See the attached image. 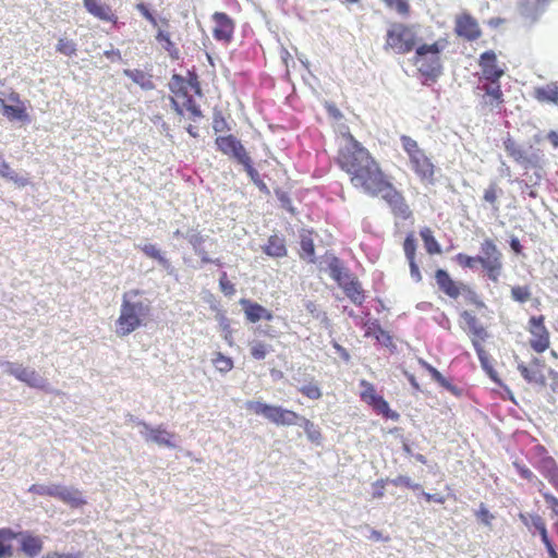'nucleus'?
<instances>
[{"instance_id":"obj_39","label":"nucleus","mask_w":558,"mask_h":558,"mask_svg":"<svg viewBox=\"0 0 558 558\" xmlns=\"http://www.w3.org/2000/svg\"><path fill=\"white\" fill-rule=\"evenodd\" d=\"M418 363L422 367H424L428 373L429 375L432 376V378L438 383L441 387H444L445 389L449 390V391H454L456 390V387L452 386L450 384V381L445 378L442 376V374L436 368L434 367L433 365H430L429 363H427L426 361L420 359L418 360Z\"/></svg>"},{"instance_id":"obj_13","label":"nucleus","mask_w":558,"mask_h":558,"mask_svg":"<svg viewBox=\"0 0 558 558\" xmlns=\"http://www.w3.org/2000/svg\"><path fill=\"white\" fill-rule=\"evenodd\" d=\"M545 320L544 315H533L526 324L529 345L537 354L544 353L550 347V332Z\"/></svg>"},{"instance_id":"obj_25","label":"nucleus","mask_w":558,"mask_h":558,"mask_svg":"<svg viewBox=\"0 0 558 558\" xmlns=\"http://www.w3.org/2000/svg\"><path fill=\"white\" fill-rule=\"evenodd\" d=\"M206 239L198 231L189 235V243L192 245L195 254L199 256L202 264H215L217 266H221L222 263L219 258L213 259L210 258L207 251L204 250L203 244Z\"/></svg>"},{"instance_id":"obj_54","label":"nucleus","mask_w":558,"mask_h":558,"mask_svg":"<svg viewBox=\"0 0 558 558\" xmlns=\"http://www.w3.org/2000/svg\"><path fill=\"white\" fill-rule=\"evenodd\" d=\"M475 514H476L477 519L485 525L492 524L494 515L489 512V510L487 509V507L484 504L480 505V508Z\"/></svg>"},{"instance_id":"obj_51","label":"nucleus","mask_w":558,"mask_h":558,"mask_svg":"<svg viewBox=\"0 0 558 558\" xmlns=\"http://www.w3.org/2000/svg\"><path fill=\"white\" fill-rule=\"evenodd\" d=\"M219 288L220 291L226 296H232L235 293L234 284L229 280L227 272H222L219 278Z\"/></svg>"},{"instance_id":"obj_5","label":"nucleus","mask_w":558,"mask_h":558,"mask_svg":"<svg viewBox=\"0 0 558 558\" xmlns=\"http://www.w3.org/2000/svg\"><path fill=\"white\" fill-rule=\"evenodd\" d=\"M417 44L418 36L415 26L402 22L389 24L385 35V51L403 56L412 52Z\"/></svg>"},{"instance_id":"obj_19","label":"nucleus","mask_w":558,"mask_h":558,"mask_svg":"<svg viewBox=\"0 0 558 558\" xmlns=\"http://www.w3.org/2000/svg\"><path fill=\"white\" fill-rule=\"evenodd\" d=\"M454 33L458 37L468 41H475L482 36V29L477 20L466 12L456 16Z\"/></svg>"},{"instance_id":"obj_44","label":"nucleus","mask_w":558,"mask_h":558,"mask_svg":"<svg viewBox=\"0 0 558 558\" xmlns=\"http://www.w3.org/2000/svg\"><path fill=\"white\" fill-rule=\"evenodd\" d=\"M385 5L396 11L400 16H409L411 13V5L409 0H381Z\"/></svg>"},{"instance_id":"obj_11","label":"nucleus","mask_w":558,"mask_h":558,"mask_svg":"<svg viewBox=\"0 0 558 558\" xmlns=\"http://www.w3.org/2000/svg\"><path fill=\"white\" fill-rule=\"evenodd\" d=\"M435 281L438 289L450 299L457 300L460 295L470 293L472 295L471 301L477 308L486 307L485 303L466 284L452 279L447 270L437 269L435 271Z\"/></svg>"},{"instance_id":"obj_58","label":"nucleus","mask_w":558,"mask_h":558,"mask_svg":"<svg viewBox=\"0 0 558 558\" xmlns=\"http://www.w3.org/2000/svg\"><path fill=\"white\" fill-rule=\"evenodd\" d=\"M422 496L425 499V501H427V502H436V504L442 505L446 501L445 496L439 495V494H429V493L423 492Z\"/></svg>"},{"instance_id":"obj_18","label":"nucleus","mask_w":558,"mask_h":558,"mask_svg":"<svg viewBox=\"0 0 558 558\" xmlns=\"http://www.w3.org/2000/svg\"><path fill=\"white\" fill-rule=\"evenodd\" d=\"M5 367L8 374L14 376L17 380L26 384L31 388L45 389L47 387V380L33 368L24 367L21 364L12 362H7Z\"/></svg>"},{"instance_id":"obj_55","label":"nucleus","mask_w":558,"mask_h":558,"mask_svg":"<svg viewBox=\"0 0 558 558\" xmlns=\"http://www.w3.org/2000/svg\"><path fill=\"white\" fill-rule=\"evenodd\" d=\"M124 74L137 84H144L146 74L142 70H124Z\"/></svg>"},{"instance_id":"obj_32","label":"nucleus","mask_w":558,"mask_h":558,"mask_svg":"<svg viewBox=\"0 0 558 558\" xmlns=\"http://www.w3.org/2000/svg\"><path fill=\"white\" fill-rule=\"evenodd\" d=\"M534 98L539 102L558 105V84L550 83L534 89Z\"/></svg>"},{"instance_id":"obj_16","label":"nucleus","mask_w":558,"mask_h":558,"mask_svg":"<svg viewBox=\"0 0 558 558\" xmlns=\"http://www.w3.org/2000/svg\"><path fill=\"white\" fill-rule=\"evenodd\" d=\"M504 148L514 162L525 169L534 168L539 165V156L536 154L527 155L523 147L510 134L504 138Z\"/></svg>"},{"instance_id":"obj_21","label":"nucleus","mask_w":558,"mask_h":558,"mask_svg":"<svg viewBox=\"0 0 558 558\" xmlns=\"http://www.w3.org/2000/svg\"><path fill=\"white\" fill-rule=\"evenodd\" d=\"M9 100L15 105H8L0 99L3 116L10 121L29 122L31 117L27 107L17 93L13 92L9 95Z\"/></svg>"},{"instance_id":"obj_37","label":"nucleus","mask_w":558,"mask_h":558,"mask_svg":"<svg viewBox=\"0 0 558 558\" xmlns=\"http://www.w3.org/2000/svg\"><path fill=\"white\" fill-rule=\"evenodd\" d=\"M484 342H475L472 344L476 351V354L478 356V360L481 362V365L483 369L489 375L492 379H496V371L494 369V366L490 361V355L488 352L484 349Z\"/></svg>"},{"instance_id":"obj_24","label":"nucleus","mask_w":558,"mask_h":558,"mask_svg":"<svg viewBox=\"0 0 558 558\" xmlns=\"http://www.w3.org/2000/svg\"><path fill=\"white\" fill-rule=\"evenodd\" d=\"M240 304L244 311L245 317L250 323H257L260 319L271 320L272 313L263 305L247 299H241Z\"/></svg>"},{"instance_id":"obj_17","label":"nucleus","mask_w":558,"mask_h":558,"mask_svg":"<svg viewBox=\"0 0 558 558\" xmlns=\"http://www.w3.org/2000/svg\"><path fill=\"white\" fill-rule=\"evenodd\" d=\"M211 21L213 37L225 46L229 45L234 36L235 22L225 12H215Z\"/></svg>"},{"instance_id":"obj_23","label":"nucleus","mask_w":558,"mask_h":558,"mask_svg":"<svg viewBox=\"0 0 558 558\" xmlns=\"http://www.w3.org/2000/svg\"><path fill=\"white\" fill-rule=\"evenodd\" d=\"M86 11L99 21L112 24L118 23V15L112 8L102 0H83Z\"/></svg>"},{"instance_id":"obj_4","label":"nucleus","mask_w":558,"mask_h":558,"mask_svg":"<svg viewBox=\"0 0 558 558\" xmlns=\"http://www.w3.org/2000/svg\"><path fill=\"white\" fill-rule=\"evenodd\" d=\"M448 44L446 38H439L433 44L416 46L412 63L422 76L435 81L442 73L441 52Z\"/></svg>"},{"instance_id":"obj_47","label":"nucleus","mask_w":558,"mask_h":558,"mask_svg":"<svg viewBox=\"0 0 558 558\" xmlns=\"http://www.w3.org/2000/svg\"><path fill=\"white\" fill-rule=\"evenodd\" d=\"M531 295V289L527 286H514L511 288V298L519 303L527 302Z\"/></svg>"},{"instance_id":"obj_31","label":"nucleus","mask_w":558,"mask_h":558,"mask_svg":"<svg viewBox=\"0 0 558 558\" xmlns=\"http://www.w3.org/2000/svg\"><path fill=\"white\" fill-rule=\"evenodd\" d=\"M502 190L499 187L496 181L489 182L487 187L484 189L483 192V201L488 204L492 211L494 214H498L500 210L499 206V196L501 195Z\"/></svg>"},{"instance_id":"obj_3","label":"nucleus","mask_w":558,"mask_h":558,"mask_svg":"<svg viewBox=\"0 0 558 558\" xmlns=\"http://www.w3.org/2000/svg\"><path fill=\"white\" fill-rule=\"evenodd\" d=\"M169 88L173 94L171 98L172 106L179 114H183V109H185L193 118H201L203 116L199 107L190 95L191 90L197 96L202 95L201 84L195 73L189 72L187 78L173 74Z\"/></svg>"},{"instance_id":"obj_49","label":"nucleus","mask_w":558,"mask_h":558,"mask_svg":"<svg viewBox=\"0 0 558 558\" xmlns=\"http://www.w3.org/2000/svg\"><path fill=\"white\" fill-rule=\"evenodd\" d=\"M251 355L256 360H263L270 351V345L262 341H256L251 344Z\"/></svg>"},{"instance_id":"obj_62","label":"nucleus","mask_w":558,"mask_h":558,"mask_svg":"<svg viewBox=\"0 0 558 558\" xmlns=\"http://www.w3.org/2000/svg\"><path fill=\"white\" fill-rule=\"evenodd\" d=\"M531 523L532 525L539 532L541 529H544L546 526L543 518L538 514L531 515Z\"/></svg>"},{"instance_id":"obj_33","label":"nucleus","mask_w":558,"mask_h":558,"mask_svg":"<svg viewBox=\"0 0 558 558\" xmlns=\"http://www.w3.org/2000/svg\"><path fill=\"white\" fill-rule=\"evenodd\" d=\"M263 251L270 257H283L287 255L284 239L277 234L270 235Z\"/></svg>"},{"instance_id":"obj_9","label":"nucleus","mask_w":558,"mask_h":558,"mask_svg":"<svg viewBox=\"0 0 558 558\" xmlns=\"http://www.w3.org/2000/svg\"><path fill=\"white\" fill-rule=\"evenodd\" d=\"M476 259L488 279L498 282L504 268L502 253L494 240L487 238L481 243V255H476Z\"/></svg>"},{"instance_id":"obj_36","label":"nucleus","mask_w":558,"mask_h":558,"mask_svg":"<svg viewBox=\"0 0 558 558\" xmlns=\"http://www.w3.org/2000/svg\"><path fill=\"white\" fill-rule=\"evenodd\" d=\"M0 177L12 181L19 187L26 186L29 181L26 178L19 175L11 166L3 159L0 158Z\"/></svg>"},{"instance_id":"obj_2","label":"nucleus","mask_w":558,"mask_h":558,"mask_svg":"<svg viewBox=\"0 0 558 558\" xmlns=\"http://www.w3.org/2000/svg\"><path fill=\"white\" fill-rule=\"evenodd\" d=\"M142 294L143 291L140 289H133L123 294L120 315L116 320V333L119 337H125L135 331L150 315L149 301L135 300Z\"/></svg>"},{"instance_id":"obj_40","label":"nucleus","mask_w":558,"mask_h":558,"mask_svg":"<svg viewBox=\"0 0 558 558\" xmlns=\"http://www.w3.org/2000/svg\"><path fill=\"white\" fill-rule=\"evenodd\" d=\"M299 425L303 427L307 438L314 444H320L323 438L322 432L317 425H315L311 420L302 416Z\"/></svg>"},{"instance_id":"obj_35","label":"nucleus","mask_w":558,"mask_h":558,"mask_svg":"<svg viewBox=\"0 0 558 558\" xmlns=\"http://www.w3.org/2000/svg\"><path fill=\"white\" fill-rule=\"evenodd\" d=\"M301 252L300 257L303 259H308L310 262H314V255H315V245H314V239L311 231H304L301 233Z\"/></svg>"},{"instance_id":"obj_46","label":"nucleus","mask_w":558,"mask_h":558,"mask_svg":"<svg viewBox=\"0 0 558 558\" xmlns=\"http://www.w3.org/2000/svg\"><path fill=\"white\" fill-rule=\"evenodd\" d=\"M142 252L146 256L157 260L163 267H168L169 266V260L161 254V252L157 248L156 245H154V244H145L142 247Z\"/></svg>"},{"instance_id":"obj_34","label":"nucleus","mask_w":558,"mask_h":558,"mask_svg":"<svg viewBox=\"0 0 558 558\" xmlns=\"http://www.w3.org/2000/svg\"><path fill=\"white\" fill-rule=\"evenodd\" d=\"M155 38L172 59L179 58V49L175 47V44L171 40V35L169 32L162 29L161 27H158Z\"/></svg>"},{"instance_id":"obj_52","label":"nucleus","mask_w":558,"mask_h":558,"mask_svg":"<svg viewBox=\"0 0 558 558\" xmlns=\"http://www.w3.org/2000/svg\"><path fill=\"white\" fill-rule=\"evenodd\" d=\"M458 265L462 268L473 269L477 265L476 256H470L464 253H459L454 257Z\"/></svg>"},{"instance_id":"obj_63","label":"nucleus","mask_w":558,"mask_h":558,"mask_svg":"<svg viewBox=\"0 0 558 558\" xmlns=\"http://www.w3.org/2000/svg\"><path fill=\"white\" fill-rule=\"evenodd\" d=\"M330 272H331V277L338 281V283L340 284V282H343L344 280L342 279V268H340L339 266L337 265H331L330 266Z\"/></svg>"},{"instance_id":"obj_41","label":"nucleus","mask_w":558,"mask_h":558,"mask_svg":"<svg viewBox=\"0 0 558 558\" xmlns=\"http://www.w3.org/2000/svg\"><path fill=\"white\" fill-rule=\"evenodd\" d=\"M136 10L141 13V15L153 26L158 27L159 21L156 19V16L150 12L148 9V5L144 2H140L135 5ZM160 24L165 27L169 26V20L168 19H160Z\"/></svg>"},{"instance_id":"obj_29","label":"nucleus","mask_w":558,"mask_h":558,"mask_svg":"<svg viewBox=\"0 0 558 558\" xmlns=\"http://www.w3.org/2000/svg\"><path fill=\"white\" fill-rule=\"evenodd\" d=\"M21 550L28 557L33 558L39 555L43 550V541L39 536L32 535L29 533H20Z\"/></svg>"},{"instance_id":"obj_12","label":"nucleus","mask_w":558,"mask_h":558,"mask_svg":"<svg viewBox=\"0 0 558 558\" xmlns=\"http://www.w3.org/2000/svg\"><path fill=\"white\" fill-rule=\"evenodd\" d=\"M480 106L485 111H501L506 100L500 81H482L475 88Z\"/></svg>"},{"instance_id":"obj_20","label":"nucleus","mask_w":558,"mask_h":558,"mask_svg":"<svg viewBox=\"0 0 558 558\" xmlns=\"http://www.w3.org/2000/svg\"><path fill=\"white\" fill-rule=\"evenodd\" d=\"M215 144L220 153L234 158L238 162L248 155L241 142L232 134L218 136Z\"/></svg>"},{"instance_id":"obj_64","label":"nucleus","mask_w":558,"mask_h":558,"mask_svg":"<svg viewBox=\"0 0 558 558\" xmlns=\"http://www.w3.org/2000/svg\"><path fill=\"white\" fill-rule=\"evenodd\" d=\"M213 128L215 132H222L226 128V121L222 117H215Z\"/></svg>"},{"instance_id":"obj_28","label":"nucleus","mask_w":558,"mask_h":558,"mask_svg":"<svg viewBox=\"0 0 558 558\" xmlns=\"http://www.w3.org/2000/svg\"><path fill=\"white\" fill-rule=\"evenodd\" d=\"M20 536L10 527L0 529V558H12L14 555L13 541Z\"/></svg>"},{"instance_id":"obj_50","label":"nucleus","mask_w":558,"mask_h":558,"mask_svg":"<svg viewBox=\"0 0 558 558\" xmlns=\"http://www.w3.org/2000/svg\"><path fill=\"white\" fill-rule=\"evenodd\" d=\"M299 391L305 396L306 398L311 400H318L322 398L323 392L318 385L316 384H308L305 386H302Z\"/></svg>"},{"instance_id":"obj_14","label":"nucleus","mask_w":558,"mask_h":558,"mask_svg":"<svg viewBox=\"0 0 558 558\" xmlns=\"http://www.w3.org/2000/svg\"><path fill=\"white\" fill-rule=\"evenodd\" d=\"M360 386L362 387L360 393L361 400L372 407L377 414H381L384 417L395 421L399 418V414L390 409L388 402L381 396L377 395L375 386L372 383L362 379Z\"/></svg>"},{"instance_id":"obj_38","label":"nucleus","mask_w":558,"mask_h":558,"mask_svg":"<svg viewBox=\"0 0 558 558\" xmlns=\"http://www.w3.org/2000/svg\"><path fill=\"white\" fill-rule=\"evenodd\" d=\"M420 235L424 242L426 252L429 255L441 254V247L428 227H424L420 231Z\"/></svg>"},{"instance_id":"obj_30","label":"nucleus","mask_w":558,"mask_h":558,"mask_svg":"<svg viewBox=\"0 0 558 558\" xmlns=\"http://www.w3.org/2000/svg\"><path fill=\"white\" fill-rule=\"evenodd\" d=\"M539 472L558 492V464L553 457H546L541 461Z\"/></svg>"},{"instance_id":"obj_61","label":"nucleus","mask_w":558,"mask_h":558,"mask_svg":"<svg viewBox=\"0 0 558 558\" xmlns=\"http://www.w3.org/2000/svg\"><path fill=\"white\" fill-rule=\"evenodd\" d=\"M409 266H410V271H411L412 278L416 282L421 281L422 280V275H421V271H420V268H418L416 262L415 260L409 262Z\"/></svg>"},{"instance_id":"obj_57","label":"nucleus","mask_w":558,"mask_h":558,"mask_svg":"<svg viewBox=\"0 0 558 558\" xmlns=\"http://www.w3.org/2000/svg\"><path fill=\"white\" fill-rule=\"evenodd\" d=\"M513 464L522 478L531 481L534 477L533 472L526 465L517 462Z\"/></svg>"},{"instance_id":"obj_27","label":"nucleus","mask_w":558,"mask_h":558,"mask_svg":"<svg viewBox=\"0 0 558 558\" xmlns=\"http://www.w3.org/2000/svg\"><path fill=\"white\" fill-rule=\"evenodd\" d=\"M143 425L148 430L147 440H150L157 445L166 446V447H174V444L171 441L174 435L163 428L161 425L157 427H149L145 422H142Z\"/></svg>"},{"instance_id":"obj_53","label":"nucleus","mask_w":558,"mask_h":558,"mask_svg":"<svg viewBox=\"0 0 558 558\" xmlns=\"http://www.w3.org/2000/svg\"><path fill=\"white\" fill-rule=\"evenodd\" d=\"M391 483L395 485V486H404V487H408V488H411L413 490H416V489H420L421 488V485L420 484H415L412 482V480L409 477V476H405V475H399L397 476L396 478H393L391 481Z\"/></svg>"},{"instance_id":"obj_7","label":"nucleus","mask_w":558,"mask_h":558,"mask_svg":"<svg viewBox=\"0 0 558 558\" xmlns=\"http://www.w3.org/2000/svg\"><path fill=\"white\" fill-rule=\"evenodd\" d=\"M28 492L38 496L56 498L71 508H81L87 504L82 490L59 484H33L28 487Z\"/></svg>"},{"instance_id":"obj_26","label":"nucleus","mask_w":558,"mask_h":558,"mask_svg":"<svg viewBox=\"0 0 558 558\" xmlns=\"http://www.w3.org/2000/svg\"><path fill=\"white\" fill-rule=\"evenodd\" d=\"M344 277L347 280H344L343 282H340V287L344 291L345 295L354 304L361 305L365 300V295H364V291H363L360 282L356 279L351 278L348 275H344Z\"/></svg>"},{"instance_id":"obj_45","label":"nucleus","mask_w":558,"mask_h":558,"mask_svg":"<svg viewBox=\"0 0 558 558\" xmlns=\"http://www.w3.org/2000/svg\"><path fill=\"white\" fill-rule=\"evenodd\" d=\"M56 50L63 56L73 57L76 54L77 47L74 40L61 37L57 43Z\"/></svg>"},{"instance_id":"obj_56","label":"nucleus","mask_w":558,"mask_h":558,"mask_svg":"<svg viewBox=\"0 0 558 558\" xmlns=\"http://www.w3.org/2000/svg\"><path fill=\"white\" fill-rule=\"evenodd\" d=\"M543 497L551 511L558 515V498L549 493H544Z\"/></svg>"},{"instance_id":"obj_59","label":"nucleus","mask_w":558,"mask_h":558,"mask_svg":"<svg viewBox=\"0 0 558 558\" xmlns=\"http://www.w3.org/2000/svg\"><path fill=\"white\" fill-rule=\"evenodd\" d=\"M45 558H83V555L82 553L60 554L58 551H51L48 553Z\"/></svg>"},{"instance_id":"obj_6","label":"nucleus","mask_w":558,"mask_h":558,"mask_svg":"<svg viewBox=\"0 0 558 558\" xmlns=\"http://www.w3.org/2000/svg\"><path fill=\"white\" fill-rule=\"evenodd\" d=\"M400 142L403 150L408 155L410 167L415 175L423 183L434 184L436 167L424 149L409 135H401Z\"/></svg>"},{"instance_id":"obj_43","label":"nucleus","mask_w":558,"mask_h":558,"mask_svg":"<svg viewBox=\"0 0 558 558\" xmlns=\"http://www.w3.org/2000/svg\"><path fill=\"white\" fill-rule=\"evenodd\" d=\"M239 163H241L244 167L247 175L252 179V181L255 184H257L260 187L262 191H267L266 184L264 183V181L262 179H259V173L253 167L252 159L248 155L246 156L245 160L243 159Z\"/></svg>"},{"instance_id":"obj_42","label":"nucleus","mask_w":558,"mask_h":558,"mask_svg":"<svg viewBox=\"0 0 558 558\" xmlns=\"http://www.w3.org/2000/svg\"><path fill=\"white\" fill-rule=\"evenodd\" d=\"M211 362L215 368L220 373H228L234 366L232 359L222 354L221 352H216L211 359Z\"/></svg>"},{"instance_id":"obj_48","label":"nucleus","mask_w":558,"mask_h":558,"mask_svg":"<svg viewBox=\"0 0 558 558\" xmlns=\"http://www.w3.org/2000/svg\"><path fill=\"white\" fill-rule=\"evenodd\" d=\"M416 246L414 234L411 232L405 236L403 242V251L408 262L415 260Z\"/></svg>"},{"instance_id":"obj_22","label":"nucleus","mask_w":558,"mask_h":558,"mask_svg":"<svg viewBox=\"0 0 558 558\" xmlns=\"http://www.w3.org/2000/svg\"><path fill=\"white\" fill-rule=\"evenodd\" d=\"M460 317L466 326V332L472 344L475 342H485L489 338L487 329L480 323L478 318L470 311H462Z\"/></svg>"},{"instance_id":"obj_60","label":"nucleus","mask_w":558,"mask_h":558,"mask_svg":"<svg viewBox=\"0 0 558 558\" xmlns=\"http://www.w3.org/2000/svg\"><path fill=\"white\" fill-rule=\"evenodd\" d=\"M332 347L333 349L337 351V353L340 355V357L345 361V362H349L351 356H350V353L348 352V350L345 348H343L342 345H340L338 342H332Z\"/></svg>"},{"instance_id":"obj_1","label":"nucleus","mask_w":558,"mask_h":558,"mask_svg":"<svg viewBox=\"0 0 558 558\" xmlns=\"http://www.w3.org/2000/svg\"><path fill=\"white\" fill-rule=\"evenodd\" d=\"M344 144L339 147L336 163L349 175L351 185L372 197L380 196L391 214L402 220L413 218L403 193L391 182L380 163L351 133L343 134Z\"/></svg>"},{"instance_id":"obj_10","label":"nucleus","mask_w":558,"mask_h":558,"mask_svg":"<svg viewBox=\"0 0 558 558\" xmlns=\"http://www.w3.org/2000/svg\"><path fill=\"white\" fill-rule=\"evenodd\" d=\"M517 369L527 384L538 387H545L548 378L557 377V372L547 366L545 360L539 356H533L529 363L519 361Z\"/></svg>"},{"instance_id":"obj_15","label":"nucleus","mask_w":558,"mask_h":558,"mask_svg":"<svg viewBox=\"0 0 558 558\" xmlns=\"http://www.w3.org/2000/svg\"><path fill=\"white\" fill-rule=\"evenodd\" d=\"M478 66L481 69L480 82L500 81L506 73L504 64L499 63L494 50H487L481 53Z\"/></svg>"},{"instance_id":"obj_8","label":"nucleus","mask_w":558,"mask_h":558,"mask_svg":"<svg viewBox=\"0 0 558 558\" xmlns=\"http://www.w3.org/2000/svg\"><path fill=\"white\" fill-rule=\"evenodd\" d=\"M246 409L253 411L257 415H263L269 422L278 426L299 425L302 418V415L295 411L259 401H247Z\"/></svg>"}]
</instances>
